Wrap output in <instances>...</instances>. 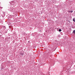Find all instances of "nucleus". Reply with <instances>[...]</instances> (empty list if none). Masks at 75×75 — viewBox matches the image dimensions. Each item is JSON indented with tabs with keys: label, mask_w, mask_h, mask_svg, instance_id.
Segmentation results:
<instances>
[{
	"label": "nucleus",
	"mask_w": 75,
	"mask_h": 75,
	"mask_svg": "<svg viewBox=\"0 0 75 75\" xmlns=\"http://www.w3.org/2000/svg\"><path fill=\"white\" fill-rule=\"evenodd\" d=\"M30 42V41H29V42Z\"/></svg>",
	"instance_id": "nucleus-5"
},
{
	"label": "nucleus",
	"mask_w": 75,
	"mask_h": 75,
	"mask_svg": "<svg viewBox=\"0 0 75 75\" xmlns=\"http://www.w3.org/2000/svg\"><path fill=\"white\" fill-rule=\"evenodd\" d=\"M73 33H74V34H75V30H74L73 31Z\"/></svg>",
	"instance_id": "nucleus-1"
},
{
	"label": "nucleus",
	"mask_w": 75,
	"mask_h": 75,
	"mask_svg": "<svg viewBox=\"0 0 75 75\" xmlns=\"http://www.w3.org/2000/svg\"><path fill=\"white\" fill-rule=\"evenodd\" d=\"M73 21H74V22H75V19L74 18V19H73Z\"/></svg>",
	"instance_id": "nucleus-3"
},
{
	"label": "nucleus",
	"mask_w": 75,
	"mask_h": 75,
	"mask_svg": "<svg viewBox=\"0 0 75 75\" xmlns=\"http://www.w3.org/2000/svg\"><path fill=\"white\" fill-rule=\"evenodd\" d=\"M69 13H72L73 12V11H69Z\"/></svg>",
	"instance_id": "nucleus-2"
},
{
	"label": "nucleus",
	"mask_w": 75,
	"mask_h": 75,
	"mask_svg": "<svg viewBox=\"0 0 75 75\" xmlns=\"http://www.w3.org/2000/svg\"><path fill=\"white\" fill-rule=\"evenodd\" d=\"M61 29H59V32H61Z\"/></svg>",
	"instance_id": "nucleus-4"
}]
</instances>
